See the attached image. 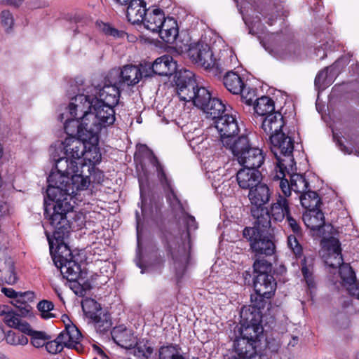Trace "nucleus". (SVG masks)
<instances>
[{
	"mask_svg": "<svg viewBox=\"0 0 359 359\" xmlns=\"http://www.w3.org/2000/svg\"><path fill=\"white\" fill-rule=\"evenodd\" d=\"M240 94L243 101L248 105H251L255 101L256 102V95L254 90L247 89L245 86L243 92H241Z\"/></svg>",
	"mask_w": 359,
	"mask_h": 359,
	"instance_id": "56",
	"label": "nucleus"
},
{
	"mask_svg": "<svg viewBox=\"0 0 359 359\" xmlns=\"http://www.w3.org/2000/svg\"><path fill=\"white\" fill-rule=\"evenodd\" d=\"M254 109L257 115L266 116L268 114L275 111L274 102L269 97L262 96L256 99Z\"/></svg>",
	"mask_w": 359,
	"mask_h": 359,
	"instance_id": "35",
	"label": "nucleus"
},
{
	"mask_svg": "<svg viewBox=\"0 0 359 359\" xmlns=\"http://www.w3.org/2000/svg\"><path fill=\"white\" fill-rule=\"evenodd\" d=\"M32 337L31 343L36 348L46 346V340L48 339V336L43 332L34 331L31 327L30 333H25Z\"/></svg>",
	"mask_w": 359,
	"mask_h": 359,
	"instance_id": "45",
	"label": "nucleus"
},
{
	"mask_svg": "<svg viewBox=\"0 0 359 359\" xmlns=\"http://www.w3.org/2000/svg\"><path fill=\"white\" fill-rule=\"evenodd\" d=\"M187 54L192 62L206 69L216 67L224 70V67H234L237 63L236 56L230 52V64L228 61H224V67H222L220 60L217 61L214 57L210 46L203 41L191 43Z\"/></svg>",
	"mask_w": 359,
	"mask_h": 359,
	"instance_id": "6",
	"label": "nucleus"
},
{
	"mask_svg": "<svg viewBox=\"0 0 359 359\" xmlns=\"http://www.w3.org/2000/svg\"><path fill=\"white\" fill-rule=\"evenodd\" d=\"M53 309V303L48 300H41L37 304V309L40 312L41 318L46 320L55 316L53 313H51Z\"/></svg>",
	"mask_w": 359,
	"mask_h": 359,
	"instance_id": "44",
	"label": "nucleus"
},
{
	"mask_svg": "<svg viewBox=\"0 0 359 359\" xmlns=\"http://www.w3.org/2000/svg\"><path fill=\"white\" fill-rule=\"evenodd\" d=\"M99 89L97 86H88L83 93H79L71 100L68 106L69 117L66 115L67 118L64 123V129L67 135L84 132L86 128L83 126L84 117L91 114Z\"/></svg>",
	"mask_w": 359,
	"mask_h": 359,
	"instance_id": "4",
	"label": "nucleus"
},
{
	"mask_svg": "<svg viewBox=\"0 0 359 359\" xmlns=\"http://www.w3.org/2000/svg\"><path fill=\"white\" fill-rule=\"evenodd\" d=\"M291 189L297 194H302L309 188V182L300 174H293L290 176Z\"/></svg>",
	"mask_w": 359,
	"mask_h": 359,
	"instance_id": "40",
	"label": "nucleus"
},
{
	"mask_svg": "<svg viewBox=\"0 0 359 359\" xmlns=\"http://www.w3.org/2000/svg\"><path fill=\"white\" fill-rule=\"evenodd\" d=\"M271 191L264 183L260 182L248 192V199L251 203V214L258 226L269 228L271 217L267 208L264 206L270 201Z\"/></svg>",
	"mask_w": 359,
	"mask_h": 359,
	"instance_id": "5",
	"label": "nucleus"
},
{
	"mask_svg": "<svg viewBox=\"0 0 359 359\" xmlns=\"http://www.w3.org/2000/svg\"><path fill=\"white\" fill-rule=\"evenodd\" d=\"M120 75L121 80L119 83H124L128 86H134L137 84L142 78V72L137 65H128L123 67L120 72H111L109 76L112 75Z\"/></svg>",
	"mask_w": 359,
	"mask_h": 359,
	"instance_id": "22",
	"label": "nucleus"
},
{
	"mask_svg": "<svg viewBox=\"0 0 359 359\" xmlns=\"http://www.w3.org/2000/svg\"><path fill=\"white\" fill-rule=\"evenodd\" d=\"M4 322L7 326L17 329L22 333H30L31 332L30 325L21 319L18 314L10 309L4 318Z\"/></svg>",
	"mask_w": 359,
	"mask_h": 359,
	"instance_id": "32",
	"label": "nucleus"
},
{
	"mask_svg": "<svg viewBox=\"0 0 359 359\" xmlns=\"http://www.w3.org/2000/svg\"><path fill=\"white\" fill-rule=\"evenodd\" d=\"M156 33H158L161 39L165 42L173 43L179 33L177 21L172 18H165L159 30Z\"/></svg>",
	"mask_w": 359,
	"mask_h": 359,
	"instance_id": "26",
	"label": "nucleus"
},
{
	"mask_svg": "<svg viewBox=\"0 0 359 359\" xmlns=\"http://www.w3.org/2000/svg\"><path fill=\"white\" fill-rule=\"evenodd\" d=\"M160 359H184L182 350L177 346H163L159 350Z\"/></svg>",
	"mask_w": 359,
	"mask_h": 359,
	"instance_id": "39",
	"label": "nucleus"
},
{
	"mask_svg": "<svg viewBox=\"0 0 359 359\" xmlns=\"http://www.w3.org/2000/svg\"><path fill=\"white\" fill-rule=\"evenodd\" d=\"M254 288L259 297L270 299L276 290V282L272 275H257Z\"/></svg>",
	"mask_w": 359,
	"mask_h": 359,
	"instance_id": "17",
	"label": "nucleus"
},
{
	"mask_svg": "<svg viewBox=\"0 0 359 359\" xmlns=\"http://www.w3.org/2000/svg\"><path fill=\"white\" fill-rule=\"evenodd\" d=\"M215 128L220 135L222 144L231 149L233 142L237 140L235 136L239 132V128L235 116L225 114L215 121Z\"/></svg>",
	"mask_w": 359,
	"mask_h": 359,
	"instance_id": "12",
	"label": "nucleus"
},
{
	"mask_svg": "<svg viewBox=\"0 0 359 359\" xmlns=\"http://www.w3.org/2000/svg\"><path fill=\"white\" fill-rule=\"evenodd\" d=\"M23 0H1V1L6 4L19 6Z\"/></svg>",
	"mask_w": 359,
	"mask_h": 359,
	"instance_id": "64",
	"label": "nucleus"
},
{
	"mask_svg": "<svg viewBox=\"0 0 359 359\" xmlns=\"http://www.w3.org/2000/svg\"><path fill=\"white\" fill-rule=\"evenodd\" d=\"M164 19L165 14L163 11L161 9L156 8L152 11H147L141 22L143 23L147 29L156 33L159 30Z\"/></svg>",
	"mask_w": 359,
	"mask_h": 359,
	"instance_id": "28",
	"label": "nucleus"
},
{
	"mask_svg": "<svg viewBox=\"0 0 359 359\" xmlns=\"http://www.w3.org/2000/svg\"><path fill=\"white\" fill-rule=\"evenodd\" d=\"M223 84L228 91L234 95L243 92L245 83L243 79L237 73L228 71L223 77Z\"/></svg>",
	"mask_w": 359,
	"mask_h": 359,
	"instance_id": "30",
	"label": "nucleus"
},
{
	"mask_svg": "<svg viewBox=\"0 0 359 359\" xmlns=\"http://www.w3.org/2000/svg\"><path fill=\"white\" fill-rule=\"evenodd\" d=\"M6 342L13 346H25L28 343V339L22 334L9 330L6 334Z\"/></svg>",
	"mask_w": 359,
	"mask_h": 359,
	"instance_id": "43",
	"label": "nucleus"
},
{
	"mask_svg": "<svg viewBox=\"0 0 359 359\" xmlns=\"http://www.w3.org/2000/svg\"><path fill=\"white\" fill-rule=\"evenodd\" d=\"M286 222L289 227L292 229V231L297 235L301 233V227L299 225V223L297 222L295 219L291 217V215H287L286 217Z\"/></svg>",
	"mask_w": 359,
	"mask_h": 359,
	"instance_id": "57",
	"label": "nucleus"
},
{
	"mask_svg": "<svg viewBox=\"0 0 359 359\" xmlns=\"http://www.w3.org/2000/svg\"><path fill=\"white\" fill-rule=\"evenodd\" d=\"M184 133H185V138L189 141L190 147L197 152H200L205 149H207L209 145L208 139L201 135V130L200 129H195L193 133L188 131L187 132V128H184Z\"/></svg>",
	"mask_w": 359,
	"mask_h": 359,
	"instance_id": "31",
	"label": "nucleus"
},
{
	"mask_svg": "<svg viewBox=\"0 0 359 359\" xmlns=\"http://www.w3.org/2000/svg\"><path fill=\"white\" fill-rule=\"evenodd\" d=\"M268 228L258 226L255 223L254 227H246L243 230V236L250 241V248L258 255H272L275 251V245L271 240L264 236Z\"/></svg>",
	"mask_w": 359,
	"mask_h": 359,
	"instance_id": "10",
	"label": "nucleus"
},
{
	"mask_svg": "<svg viewBox=\"0 0 359 359\" xmlns=\"http://www.w3.org/2000/svg\"><path fill=\"white\" fill-rule=\"evenodd\" d=\"M348 290L349 293L353 296L355 297L357 299H359V286L355 283V280L353 282V283H348Z\"/></svg>",
	"mask_w": 359,
	"mask_h": 359,
	"instance_id": "59",
	"label": "nucleus"
},
{
	"mask_svg": "<svg viewBox=\"0 0 359 359\" xmlns=\"http://www.w3.org/2000/svg\"><path fill=\"white\" fill-rule=\"evenodd\" d=\"M226 108L222 101L218 98H210L203 111L207 114L208 118L214 120L222 117Z\"/></svg>",
	"mask_w": 359,
	"mask_h": 359,
	"instance_id": "33",
	"label": "nucleus"
},
{
	"mask_svg": "<svg viewBox=\"0 0 359 359\" xmlns=\"http://www.w3.org/2000/svg\"><path fill=\"white\" fill-rule=\"evenodd\" d=\"M264 306L262 300L257 304L243 307L241 311V318L244 330L242 331L248 334L252 332V335L258 337L263 332L262 323V313L260 309Z\"/></svg>",
	"mask_w": 359,
	"mask_h": 359,
	"instance_id": "11",
	"label": "nucleus"
},
{
	"mask_svg": "<svg viewBox=\"0 0 359 359\" xmlns=\"http://www.w3.org/2000/svg\"><path fill=\"white\" fill-rule=\"evenodd\" d=\"M287 246L291 251L295 255L296 257H299L302 255V248L298 242L297 237L294 235H290L287 237Z\"/></svg>",
	"mask_w": 359,
	"mask_h": 359,
	"instance_id": "52",
	"label": "nucleus"
},
{
	"mask_svg": "<svg viewBox=\"0 0 359 359\" xmlns=\"http://www.w3.org/2000/svg\"><path fill=\"white\" fill-rule=\"evenodd\" d=\"M60 145L59 149L64 156L55 158V170H52L47 182L51 184L57 182L70 184L74 190H85L90 184L88 175L84 170H80L83 165L82 156L86 149V141L69 135Z\"/></svg>",
	"mask_w": 359,
	"mask_h": 359,
	"instance_id": "2",
	"label": "nucleus"
},
{
	"mask_svg": "<svg viewBox=\"0 0 359 359\" xmlns=\"http://www.w3.org/2000/svg\"><path fill=\"white\" fill-rule=\"evenodd\" d=\"M242 337L233 341L235 353L239 359H251L255 355L254 344L258 337L252 335V332L246 334L242 332Z\"/></svg>",
	"mask_w": 359,
	"mask_h": 359,
	"instance_id": "15",
	"label": "nucleus"
},
{
	"mask_svg": "<svg viewBox=\"0 0 359 359\" xmlns=\"http://www.w3.org/2000/svg\"><path fill=\"white\" fill-rule=\"evenodd\" d=\"M85 133H81L76 134L80 138L86 141V149H85V154L82 156L83 159V164L79 165L80 170H84V168H87L86 175L89 176L91 170L93 169V165L98 163L101 161V154L99 148L97 147V143L99 140V136L97 135L96 141H93L90 138H87L83 134Z\"/></svg>",
	"mask_w": 359,
	"mask_h": 359,
	"instance_id": "14",
	"label": "nucleus"
},
{
	"mask_svg": "<svg viewBox=\"0 0 359 359\" xmlns=\"http://www.w3.org/2000/svg\"><path fill=\"white\" fill-rule=\"evenodd\" d=\"M182 222L187 226V236L189 237L191 231L197 229V222H196L194 217L187 213L183 215Z\"/></svg>",
	"mask_w": 359,
	"mask_h": 359,
	"instance_id": "55",
	"label": "nucleus"
},
{
	"mask_svg": "<svg viewBox=\"0 0 359 359\" xmlns=\"http://www.w3.org/2000/svg\"><path fill=\"white\" fill-rule=\"evenodd\" d=\"M340 61H336L332 65L320 72L315 79V85L319 89L323 90L330 86L334 78L339 74Z\"/></svg>",
	"mask_w": 359,
	"mask_h": 359,
	"instance_id": "24",
	"label": "nucleus"
},
{
	"mask_svg": "<svg viewBox=\"0 0 359 359\" xmlns=\"http://www.w3.org/2000/svg\"><path fill=\"white\" fill-rule=\"evenodd\" d=\"M126 16L133 24L141 22L147 13L146 4L142 0H130Z\"/></svg>",
	"mask_w": 359,
	"mask_h": 359,
	"instance_id": "27",
	"label": "nucleus"
},
{
	"mask_svg": "<svg viewBox=\"0 0 359 359\" xmlns=\"http://www.w3.org/2000/svg\"><path fill=\"white\" fill-rule=\"evenodd\" d=\"M118 84L116 81H109V84L100 88L91 114L84 117L83 126L86 128L83 135L94 142L101 130L111 126L116 120L114 108L120 95Z\"/></svg>",
	"mask_w": 359,
	"mask_h": 359,
	"instance_id": "3",
	"label": "nucleus"
},
{
	"mask_svg": "<svg viewBox=\"0 0 359 359\" xmlns=\"http://www.w3.org/2000/svg\"><path fill=\"white\" fill-rule=\"evenodd\" d=\"M77 264L80 265L78 262ZM81 267V266H79ZM81 273V271H79ZM80 273L78 274L79 276ZM62 275L66 278L69 281H73L72 288L74 291V292L79 297H83L86 294V292L88 290H89L90 287L88 285H82L79 283L74 281L79 276H77L76 278L74 279H69L66 276H64V274L62 273Z\"/></svg>",
	"mask_w": 359,
	"mask_h": 359,
	"instance_id": "50",
	"label": "nucleus"
},
{
	"mask_svg": "<svg viewBox=\"0 0 359 359\" xmlns=\"http://www.w3.org/2000/svg\"><path fill=\"white\" fill-rule=\"evenodd\" d=\"M348 290L349 293L353 296L355 297L357 299H359V286L355 283V280L353 282V283H348Z\"/></svg>",
	"mask_w": 359,
	"mask_h": 359,
	"instance_id": "58",
	"label": "nucleus"
},
{
	"mask_svg": "<svg viewBox=\"0 0 359 359\" xmlns=\"http://www.w3.org/2000/svg\"><path fill=\"white\" fill-rule=\"evenodd\" d=\"M48 184L47 196L55 202L52 210H49L47 206L45 208L46 218L53 230V239L46 231L50 252L55 266L60 269L61 273L69 279H74L78 276L80 266L74 259L65 240L69 237L70 229L67 214L74 208L71 202L74 201L80 190H74L72 186L69 184H62V182H57V184Z\"/></svg>",
	"mask_w": 359,
	"mask_h": 359,
	"instance_id": "1",
	"label": "nucleus"
},
{
	"mask_svg": "<svg viewBox=\"0 0 359 359\" xmlns=\"http://www.w3.org/2000/svg\"><path fill=\"white\" fill-rule=\"evenodd\" d=\"M26 299L27 300V297H22L18 298L16 299H13L11 302V304L18 308L19 311L21 309V308H23L24 305H28V304L26 303Z\"/></svg>",
	"mask_w": 359,
	"mask_h": 359,
	"instance_id": "61",
	"label": "nucleus"
},
{
	"mask_svg": "<svg viewBox=\"0 0 359 359\" xmlns=\"http://www.w3.org/2000/svg\"><path fill=\"white\" fill-rule=\"evenodd\" d=\"M151 66H152V64H151L149 62H145L140 65V69L142 72V76H151L153 74H155L154 72H149V69L151 68Z\"/></svg>",
	"mask_w": 359,
	"mask_h": 359,
	"instance_id": "60",
	"label": "nucleus"
},
{
	"mask_svg": "<svg viewBox=\"0 0 359 359\" xmlns=\"http://www.w3.org/2000/svg\"><path fill=\"white\" fill-rule=\"evenodd\" d=\"M132 355L128 357V359H149L153 349L150 346L145 344H137L133 346Z\"/></svg>",
	"mask_w": 359,
	"mask_h": 359,
	"instance_id": "41",
	"label": "nucleus"
},
{
	"mask_svg": "<svg viewBox=\"0 0 359 359\" xmlns=\"http://www.w3.org/2000/svg\"><path fill=\"white\" fill-rule=\"evenodd\" d=\"M197 86L196 81L192 78L191 72H188L184 79L180 76L177 82V94L179 98L184 102H190Z\"/></svg>",
	"mask_w": 359,
	"mask_h": 359,
	"instance_id": "20",
	"label": "nucleus"
},
{
	"mask_svg": "<svg viewBox=\"0 0 359 359\" xmlns=\"http://www.w3.org/2000/svg\"><path fill=\"white\" fill-rule=\"evenodd\" d=\"M323 246L320 252L322 258L326 265L332 268H339L343 264L340 243L333 236L327 238L323 236Z\"/></svg>",
	"mask_w": 359,
	"mask_h": 359,
	"instance_id": "13",
	"label": "nucleus"
},
{
	"mask_svg": "<svg viewBox=\"0 0 359 359\" xmlns=\"http://www.w3.org/2000/svg\"><path fill=\"white\" fill-rule=\"evenodd\" d=\"M82 335L74 324L65 325V328L54 340L46 342V349L51 354L61 352L64 347L74 348L77 351L82 349L81 339Z\"/></svg>",
	"mask_w": 359,
	"mask_h": 359,
	"instance_id": "9",
	"label": "nucleus"
},
{
	"mask_svg": "<svg viewBox=\"0 0 359 359\" xmlns=\"http://www.w3.org/2000/svg\"><path fill=\"white\" fill-rule=\"evenodd\" d=\"M230 150L238 163L244 168L257 170L264 162L263 151L252 147L247 135L239 137Z\"/></svg>",
	"mask_w": 359,
	"mask_h": 359,
	"instance_id": "7",
	"label": "nucleus"
},
{
	"mask_svg": "<svg viewBox=\"0 0 359 359\" xmlns=\"http://www.w3.org/2000/svg\"><path fill=\"white\" fill-rule=\"evenodd\" d=\"M148 158L150 163L154 167L156 168L158 177L161 184L164 187L165 189L168 188V189L169 190V192L167 194V199L170 202V205H172L173 207L175 206L176 205L181 206L180 201L177 198L173 190L171 189L170 183L166 177L163 166L161 165L158 158L151 151H149Z\"/></svg>",
	"mask_w": 359,
	"mask_h": 359,
	"instance_id": "18",
	"label": "nucleus"
},
{
	"mask_svg": "<svg viewBox=\"0 0 359 359\" xmlns=\"http://www.w3.org/2000/svg\"><path fill=\"white\" fill-rule=\"evenodd\" d=\"M113 341L121 348L131 349L137 344L134 332L123 325L114 327L111 332Z\"/></svg>",
	"mask_w": 359,
	"mask_h": 359,
	"instance_id": "16",
	"label": "nucleus"
},
{
	"mask_svg": "<svg viewBox=\"0 0 359 359\" xmlns=\"http://www.w3.org/2000/svg\"><path fill=\"white\" fill-rule=\"evenodd\" d=\"M303 221L305 225L311 230L316 231L324 226V231L327 229L329 231L334 230L331 224H325L324 214L318 208L306 210L303 215Z\"/></svg>",
	"mask_w": 359,
	"mask_h": 359,
	"instance_id": "21",
	"label": "nucleus"
},
{
	"mask_svg": "<svg viewBox=\"0 0 359 359\" xmlns=\"http://www.w3.org/2000/svg\"><path fill=\"white\" fill-rule=\"evenodd\" d=\"M81 306L85 316L90 320L95 318L103 311L101 306L95 300L91 298H86L81 302Z\"/></svg>",
	"mask_w": 359,
	"mask_h": 359,
	"instance_id": "37",
	"label": "nucleus"
},
{
	"mask_svg": "<svg viewBox=\"0 0 359 359\" xmlns=\"http://www.w3.org/2000/svg\"><path fill=\"white\" fill-rule=\"evenodd\" d=\"M99 29L106 35L112 36L114 37H122L123 35V32H119L116 29L111 27L110 25L101 22L98 24Z\"/></svg>",
	"mask_w": 359,
	"mask_h": 359,
	"instance_id": "54",
	"label": "nucleus"
},
{
	"mask_svg": "<svg viewBox=\"0 0 359 359\" xmlns=\"http://www.w3.org/2000/svg\"><path fill=\"white\" fill-rule=\"evenodd\" d=\"M32 306L28 305H24L23 308H21V309L19 311L21 316H29L32 312Z\"/></svg>",
	"mask_w": 359,
	"mask_h": 359,
	"instance_id": "62",
	"label": "nucleus"
},
{
	"mask_svg": "<svg viewBox=\"0 0 359 359\" xmlns=\"http://www.w3.org/2000/svg\"><path fill=\"white\" fill-rule=\"evenodd\" d=\"M284 126L283 115L278 111H273L268 114L262 122V129L270 136L276 133H281Z\"/></svg>",
	"mask_w": 359,
	"mask_h": 359,
	"instance_id": "25",
	"label": "nucleus"
},
{
	"mask_svg": "<svg viewBox=\"0 0 359 359\" xmlns=\"http://www.w3.org/2000/svg\"><path fill=\"white\" fill-rule=\"evenodd\" d=\"M255 272L257 275L264 274L271 275L272 265L270 262L264 259H257L253 264Z\"/></svg>",
	"mask_w": 359,
	"mask_h": 359,
	"instance_id": "46",
	"label": "nucleus"
},
{
	"mask_svg": "<svg viewBox=\"0 0 359 359\" xmlns=\"http://www.w3.org/2000/svg\"><path fill=\"white\" fill-rule=\"evenodd\" d=\"M90 323L97 332L104 334L108 332L112 325V322L109 314L106 312L100 313L98 316H95V318L90 319Z\"/></svg>",
	"mask_w": 359,
	"mask_h": 359,
	"instance_id": "34",
	"label": "nucleus"
},
{
	"mask_svg": "<svg viewBox=\"0 0 359 359\" xmlns=\"http://www.w3.org/2000/svg\"><path fill=\"white\" fill-rule=\"evenodd\" d=\"M1 23L6 32L12 29L14 24V19L10 11H3L1 12Z\"/></svg>",
	"mask_w": 359,
	"mask_h": 359,
	"instance_id": "53",
	"label": "nucleus"
},
{
	"mask_svg": "<svg viewBox=\"0 0 359 359\" xmlns=\"http://www.w3.org/2000/svg\"><path fill=\"white\" fill-rule=\"evenodd\" d=\"M193 99L190 102L203 110L211 98L210 92L204 87L197 86Z\"/></svg>",
	"mask_w": 359,
	"mask_h": 359,
	"instance_id": "38",
	"label": "nucleus"
},
{
	"mask_svg": "<svg viewBox=\"0 0 359 359\" xmlns=\"http://www.w3.org/2000/svg\"><path fill=\"white\" fill-rule=\"evenodd\" d=\"M287 170V169H283V174L280 172V169H276V175L273 177V179L280 180L279 182V187L281 189L283 197H285L286 198L291 195V191L292 189H291V182L289 183L288 180L285 178V172Z\"/></svg>",
	"mask_w": 359,
	"mask_h": 359,
	"instance_id": "42",
	"label": "nucleus"
},
{
	"mask_svg": "<svg viewBox=\"0 0 359 359\" xmlns=\"http://www.w3.org/2000/svg\"><path fill=\"white\" fill-rule=\"evenodd\" d=\"M262 174L256 169L243 168L240 169L236 174V181L242 189H253L261 182Z\"/></svg>",
	"mask_w": 359,
	"mask_h": 359,
	"instance_id": "19",
	"label": "nucleus"
},
{
	"mask_svg": "<svg viewBox=\"0 0 359 359\" xmlns=\"http://www.w3.org/2000/svg\"><path fill=\"white\" fill-rule=\"evenodd\" d=\"M299 198L302 207L307 210L317 208L320 203V199L317 193L310 190L302 193Z\"/></svg>",
	"mask_w": 359,
	"mask_h": 359,
	"instance_id": "36",
	"label": "nucleus"
},
{
	"mask_svg": "<svg viewBox=\"0 0 359 359\" xmlns=\"http://www.w3.org/2000/svg\"><path fill=\"white\" fill-rule=\"evenodd\" d=\"M271 218L274 220L281 222L285 217L290 215V207L287 198L278 194L276 198V201L271 204Z\"/></svg>",
	"mask_w": 359,
	"mask_h": 359,
	"instance_id": "29",
	"label": "nucleus"
},
{
	"mask_svg": "<svg viewBox=\"0 0 359 359\" xmlns=\"http://www.w3.org/2000/svg\"><path fill=\"white\" fill-rule=\"evenodd\" d=\"M301 54V47L296 43L288 44L284 51L282 53L281 57L283 59H295Z\"/></svg>",
	"mask_w": 359,
	"mask_h": 359,
	"instance_id": "47",
	"label": "nucleus"
},
{
	"mask_svg": "<svg viewBox=\"0 0 359 359\" xmlns=\"http://www.w3.org/2000/svg\"><path fill=\"white\" fill-rule=\"evenodd\" d=\"M1 292L4 293L6 297L9 298H12L13 299H16L18 298L22 297H27V300H32L34 298V292L27 291L25 292H15L12 288H7V287H2Z\"/></svg>",
	"mask_w": 359,
	"mask_h": 359,
	"instance_id": "48",
	"label": "nucleus"
},
{
	"mask_svg": "<svg viewBox=\"0 0 359 359\" xmlns=\"http://www.w3.org/2000/svg\"><path fill=\"white\" fill-rule=\"evenodd\" d=\"M149 69V72H154L155 74L169 76L176 71L177 64L170 55H164L156 59Z\"/></svg>",
	"mask_w": 359,
	"mask_h": 359,
	"instance_id": "23",
	"label": "nucleus"
},
{
	"mask_svg": "<svg viewBox=\"0 0 359 359\" xmlns=\"http://www.w3.org/2000/svg\"><path fill=\"white\" fill-rule=\"evenodd\" d=\"M306 260H304V263L302 266V273L303 276L306 282L309 287L311 288L314 287V279L313 277V266H306Z\"/></svg>",
	"mask_w": 359,
	"mask_h": 359,
	"instance_id": "51",
	"label": "nucleus"
},
{
	"mask_svg": "<svg viewBox=\"0 0 359 359\" xmlns=\"http://www.w3.org/2000/svg\"><path fill=\"white\" fill-rule=\"evenodd\" d=\"M269 140L271 150L277 160L276 169H280L283 174V169L293 165L294 158L292 154L294 150V142L290 137L285 136L283 133L272 135Z\"/></svg>",
	"mask_w": 359,
	"mask_h": 359,
	"instance_id": "8",
	"label": "nucleus"
},
{
	"mask_svg": "<svg viewBox=\"0 0 359 359\" xmlns=\"http://www.w3.org/2000/svg\"><path fill=\"white\" fill-rule=\"evenodd\" d=\"M339 271L341 278L345 283H353V282L355 280V273L349 265L342 264V266L339 267Z\"/></svg>",
	"mask_w": 359,
	"mask_h": 359,
	"instance_id": "49",
	"label": "nucleus"
},
{
	"mask_svg": "<svg viewBox=\"0 0 359 359\" xmlns=\"http://www.w3.org/2000/svg\"><path fill=\"white\" fill-rule=\"evenodd\" d=\"M18 278L16 274L13 271H11L10 275L6 278V281L8 284L13 285L17 282Z\"/></svg>",
	"mask_w": 359,
	"mask_h": 359,
	"instance_id": "63",
	"label": "nucleus"
}]
</instances>
